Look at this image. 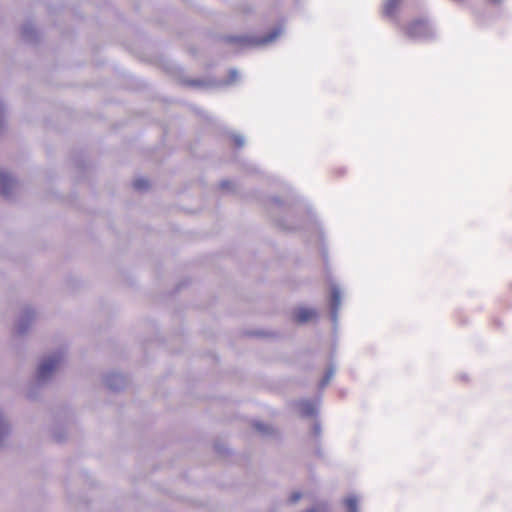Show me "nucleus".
<instances>
[{"label":"nucleus","mask_w":512,"mask_h":512,"mask_svg":"<svg viewBox=\"0 0 512 512\" xmlns=\"http://www.w3.org/2000/svg\"><path fill=\"white\" fill-rule=\"evenodd\" d=\"M16 186L17 182L9 174L0 172V193L4 197L10 198Z\"/></svg>","instance_id":"nucleus-5"},{"label":"nucleus","mask_w":512,"mask_h":512,"mask_svg":"<svg viewBox=\"0 0 512 512\" xmlns=\"http://www.w3.org/2000/svg\"><path fill=\"white\" fill-rule=\"evenodd\" d=\"M406 35L413 40H429L435 36V31L425 18L411 21L405 28Z\"/></svg>","instance_id":"nucleus-2"},{"label":"nucleus","mask_w":512,"mask_h":512,"mask_svg":"<svg viewBox=\"0 0 512 512\" xmlns=\"http://www.w3.org/2000/svg\"><path fill=\"white\" fill-rule=\"evenodd\" d=\"M314 431H315L316 435H318L320 433V426H319V424H315Z\"/></svg>","instance_id":"nucleus-23"},{"label":"nucleus","mask_w":512,"mask_h":512,"mask_svg":"<svg viewBox=\"0 0 512 512\" xmlns=\"http://www.w3.org/2000/svg\"><path fill=\"white\" fill-rule=\"evenodd\" d=\"M297 405L299 412L303 416L311 417L316 414V404L311 401L302 400Z\"/></svg>","instance_id":"nucleus-9"},{"label":"nucleus","mask_w":512,"mask_h":512,"mask_svg":"<svg viewBox=\"0 0 512 512\" xmlns=\"http://www.w3.org/2000/svg\"><path fill=\"white\" fill-rule=\"evenodd\" d=\"M105 384L111 390H120L125 386V379L120 374H109L105 377Z\"/></svg>","instance_id":"nucleus-8"},{"label":"nucleus","mask_w":512,"mask_h":512,"mask_svg":"<svg viewBox=\"0 0 512 512\" xmlns=\"http://www.w3.org/2000/svg\"><path fill=\"white\" fill-rule=\"evenodd\" d=\"M233 140H234L235 145L239 148L242 147L245 143V140L241 135H235L233 137Z\"/></svg>","instance_id":"nucleus-18"},{"label":"nucleus","mask_w":512,"mask_h":512,"mask_svg":"<svg viewBox=\"0 0 512 512\" xmlns=\"http://www.w3.org/2000/svg\"><path fill=\"white\" fill-rule=\"evenodd\" d=\"M64 360V353L62 351L55 352L51 355L44 357L37 369V382L39 384L46 383L51 379L53 373L60 367Z\"/></svg>","instance_id":"nucleus-1"},{"label":"nucleus","mask_w":512,"mask_h":512,"mask_svg":"<svg viewBox=\"0 0 512 512\" xmlns=\"http://www.w3.org/2000/svg\"><path fill=\"white\" fill-rule=\"evenodd\" d=\"M253 426L262 435H270L273 432V428L266 423L256 421L253 423Z\"/></svg>","instance_id":"nucleus-14"},{"label":"nucleus","mask_w":512,"mask_h":512,"mask_svg":"<svg viewBox=\"0 0 512 512\" xmlns=\"http://www.w3.org/2000/svg\"><path fill=\"white\" fill-rule=\"evenodd\" d=\"M55 439H56L57 441H62V438H61V437H58V436H56V435H55Z\"/></svg>","instance_id":"nucleus-25"},{"label":"nucleus","mask_w":512,"mask_h":512,"mask_svg":"<svg viewBox=\"0 0 512 512\" xmlns=\"http://www.w3.org/2000/svg\"><path fill=\"white\" fill-rule=\"evenodd\" d=\"M21 34L23 39L28 42H33L36 40V30L31 23H26L21 28Z\"/></svg>","instance_id":"nucleus-11"},{"label":"nucleus","mask_w":512,"mask_h":512,"mask_svg":"<svg viewBox=\"0 0 512 512\" xmlns=\"http://www.w3.org/2000/svg\"><path fill=\"white\" fill-rule=\"evenodd\" d=\"M402 1L403 0H386L383 6V15L386 17L394 16Z\"/></svg>","instance_id":"nucleus-10"},{"label":"nucleus","mask_w":512,"mask_h":512,"mask_svg":"<svg viewBox=\"0 0 512 512\" xmlns=\"http://www.w3.org/2000/svg\"><path fill=\"white\" fill-rule=\"evenodd\" d=\"M280 34H281V29L275 28L263 37H253V36L244 35V36L229 37L228 40L233 43H239L243 47H252V46L269 44V43L273 42Z\"/></svg>","instance_id":"nucleus-3"},{"label":"nucleus","mask_w":512,"mask_h":512,"mask_svg":"<svg viewBox=\"0 0 512 512\" xmlns=\"http://www.w3.org/2000/svg\"><path fill=\"white\" fill-rule=\"evenodd\" d=\"M341 305V292L340 289L333 285L331 287V299H330V306H331V318L334 322L337 320V313Z\"/></svg>","instance_id":"nucleus-6"},{"label":"nucleus","mask_w":512,"mask_h":512,"mask_svg":"<svg viewBox=\"0 0 512 512\" xmlns=\"http://www.w3.org/2000/svg\"><path fill=\"white\" fill-rule=\"evenodd\" d=\"M358 498L355 495H350L344 500L347 512H359L358 510Z\"/></svg>","instance_id":"nucleus-13"},{"label":"nucleus","mask_w":512,"mask_h":512,"mask_svg":"<svg viewBox=\"0 0 512 512\" xmlns=\"http://www.w3.org/2000/svg\"><path fill=\"white\" fill-rule=\"evenodd\" d=\"M149 186V183L146 179L144 178H139V179H136L134 182H133V187L136 189V190H146Z\"/></svg>","instance_id":"nucleus-16"},{"label":"nucleus","mask_w":512,"mask_h":512,"mask_svg":"<svg viewBox=\"0 0 512 512\" xmlns=\"http://www.w3.org/2000/svg\"><path fill=\"white\" fill-rule=\"evenodd\" d=\"M232 183L230 181L224 180L220 183V187L222 189H229Z\"/></svg>","instance_id":"nucleus-20"},{"label":"nucleus","mask_w":512,"mask_h":512,"mask_svg":"<svg viewBox=\"0 0 512 512\" xmlns=\"http://www.w3.org/2000/svg\"><path fill=\"white\" fill-rule=\"evenodd\" d=\"M238 78V71L235 69H231L228 74L227 84L234 83Z\"/></svg>","instance_id":"nucleus-17"},{"label":"nucleus","mask_w":512,"mask_h":512,"mask_svg":"<svg viewBox=\"0 0 512 512\" xmlns=\"http://www.w3.org/2000/svg\"><path fill=\"white\" fill-rule=\"evenodd\" d=\"M305 512H320V507H314V508H311Z\"/></svg>","instance_id":"nucleus-24"},{"label":"nucleus","mask_w":512,"mask_h":512,"mask_svg":"<svg viewBox=\"0 0 512 512\" xmlns=\"http://www.w3.org/2000/svg\"><path fill=\"white\" fill-rule=\"evenodd\" d=\"M35 318V312L31 308H25L17 323H16V332L19 335H22L26 333L32 324L33 320Z\"/></svg>","instance_id":"nucleus-4"},{"label":"nucleus","mask_w":512,"mask_h":512,"mask_svg":"<svg viewBox=\"0 0 512 512\" xmlns=\"http://www.w3.org/2000/svg\"><path fill=\"white\" fill-rule=\"evenodd\" d=\"M3 121H4V107L2 104H0V128L3 125Z\"/></svg>","instance_id":"nucleus-21"},{"label":"nucleus","mask_w":512,"mask_h":512,"mask_svg":"<svg viewBox=\"0 0 512 512\" xmlns=\"http://www.w3.org/2000/svg\"><path fill=\"white\" fill-rule=\"evenodd\" d=\"M189 84L192 85V86H199V85H201V81L194 80V81L189 82Z\"/></svg>","instance_id":"nucleus-22"},{"label":"nucleus","mask_w":512,"mask_h":512,"mask_svg":"<svg viewBox=\"0 0 512 512\" xmlns=\"http://www.w3.org/2000/svg\"><path fill=\"white\" fill-rule=\"evenodd\" d=\"M317 316V312L312 308H298L294 312V318L298 323H306Z\"/></svg>","instance_id":"nucleus-7"},{"label":"nucleus","mask_w":512,"mask_h":512,"mask_svg":"<svg viewBox=\"0 0 512 512\" xmlns=\"http://www.w3.org/2000/svg\"><path fill=\"white\" fill-rule=\"evenodd\" d=\"M334 372H335V369L334 367L330 366L327 371L325 372V375L324 377L322 378L321 382H320V387L321 388H324L325 386L328 385V383L330 382L331 378L333 377L334 375Z\"/></svg>","instance_id":"nucleus-15"},{"label":"nucleus","mask_w":512,"mask_h":512,"mask_svg":"<svg viewBox=\"0 0 512 512\" xmlns=\"http://www.w3.org/2000/svg\"><path fill=\"white\" fill-rule=\"evenodd\" d=\"M9 431V423L4 414L0 411V446L2 445L6 436L9 434Z\"/></svg>","instance_id":"nucleus-12"},{"label":"nucleus","mask_w":512,"mask_h":512,"mask_svg":"<svg viewBox=\"0 0 512 512\" xmlns=\"http://www.w3.org/2000/svg\"><path fill=\"white\" fill-rule=\"evenodd\" d=\"M300 498H301V493H300V492H294V493H292V495L290 496V502H291V503H295V502H297Z\"/></svg>","instance_id":"nucleus-19"}]
</instances>
